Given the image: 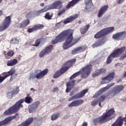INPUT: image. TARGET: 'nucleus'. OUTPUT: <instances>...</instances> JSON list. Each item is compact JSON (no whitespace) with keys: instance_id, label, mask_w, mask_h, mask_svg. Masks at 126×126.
<instances>
[{"instance_id":"1","label":"nucleus","mask_w":126,"mask_h":126,"mask_svg":"<svg viewBox=\"0 0 126 126\" xmlns=\"http://www.w3.org/2000/svg\"><path fill=\"white\" fill-rule=\"evenodd\" d=\"M26 102L27 104H31L33 102V98L30 96H27L25 99L23 98L18 101L14 105L4 112V115H11L15 112L19 111L20 108H22V103Z\"/></svg>"},{"instance_id":"2","label":"nucleus","mask_w":126,"mask_h":126,"mask_svg":"<svg viewBox=\"0 0 126 126\" xmlns=\"http://www.w3.org/2000/svg\"><path fill=\"white\" fill-rule=\"evenodd\" d=\"M73 34V30L68 29L63 31L59 35H58L55 40L52 41V44L54 45L58 44V43H62L65 40V38H68V37L70 36L71 35Z\"/></svg>"},{"instance_id":"3","label":"nucleus","mask_w":126,"mask_h":126,"mask_svg":"<svg viewBox=\"0 0 126 126\" xmlns=\"http://www.w3.org/2000/svg\"><path fill=\"white\" fill-rule=\"evenodd\" d=\"M115 109L113 108L109 109L105 114L102 115L100 117L95 119V121L99 123H105L108 122V121L112 120V119L115 118Z\"/></svg>"},{"instance_id":"4","label":"nucleus","mask_w":126,"mask_h":126,"mask_svg":"<svg viewBox=\"0 0 126 126\" xmlns=\"http://www.w3.org/2000/svg\"><path fill=\"white\" fill-rule=\"evenodd\" d=\"M92 69V65L91 64L87 65L85 67L82 68L80 72H77L72 75L70 77V79H73V78H75L76 76H78V75L80 74V72L82 78H86L89 76V74H90V72H91Z\"/></svg>"},{"instance_id":"5","label":"nucleus","mask_w":126,"mask_h":126,"mask_svg":"<svg viewBox=\"0 0 126 126\" xmlns=\"http://www.w3.org/2000/svg\"><path fill=\"white\" fill-rule=\"evenodd\" d=\"M48 71H49L48 69H44L43 71L36 70L30 74L28 77L29 80L34 81L35 78L36 79H42L48 73Z\"/></svg>"},{"instance_id":"6","label":"nucleus","mask_w":126,"mask_h":126,"mask_svg":"<svg viewBox=\"0 0 126 126\" xmlns=\"http://www.w3.org/2000/svg\"><path fill=\"white\" fill-rule=\"evenodd\" d=\"M79 41V38H74L72 35L67 37L64 42L62 44V48L63 50H68L69 48H71L72 46H74L75 44L78 43Z\"/></svg>"},{"instance_id":"7","label":"nucleus","mask_w":126,"mask_h":126,"mask_svg":"<svg viewBox=\"0 0 126 126\" xmlns=\"http://www.w3.org/2000/svg\"><path fill=\"white\" fill-rule=\"evenodd\" d=\"M75 63V59H73L72 60H70V61H68L67 63H65V67H63L60 70L56 72L54 76V78H58L59 76H61L63 73H64V72H65L69 68Z\"/></svg>"},{"instance_id":"8","label":"nucleus","mask_w":126,"mask_h":126,"mask_svg":"<svg viewBox=\"0 0 126 126\" xmlns=\"http://www.w3.org/2000/svg\"><path fill=\"white\" fill-rule=\"evenodd\" d=\"M15 68H11L9 71L2 73L1 75H0V83L2 82L4 80L6 79V78L9 76H10V81H12V79L13 78L12 75L14 74V72H15Z\"/></svg>"},{"instance_id":"9","label":"nucleus","mask_w":126,"mask_h":126,"mask_svg":"<svg viewBox=\"0 0 126 126\" xmlns=\"http://www.w3.org/2000/svg\"><path fill=\"white\" fill-rule=\"evenodd\" d=\"M125 87L122 85L115 86L108 91V96L110 97H114L116 95H118L119 93L123 91Z\"/></svg>"},{"instance_id":"10","label":"nucleus","mask_w":126,"mask_h":126,"mask_svg":"<svg viewBox=\"0 0 126 126\" xmlns=\"http://www.w3.org/2000/svg\"><path fill=\"white\" fill-rule=\"evenodd\" d=\"M11 23V17L10 16L5 17L4 20L2 23L1 26H0V31H3L7 28L9 27V25Z\"/></svg>"},{"instance_id":"11","label":"nucleus","mask_w":126,"mask_h":126,"mask_svg":"<svg viewBox=\"0 0 126 126\" xmlns=\"http://www.w3.org/2000/svg\"><path fill=\"white\" fill-rule=\"evenodd\" d=\"M114 77H115V72L109 73L106 77L102 78V81L101 82V84L109 83V82L112 81V79H114Z\"/></svg>"},{"instance_id":"12","label":"nucleus","mask_w":126,"mask_h":126,"mask_svg":"<svg viewBox=\"0 0 126 126\" xmlns=\"http://www.w3.org/2000/svg\"><path fill=\"white\" fill-rule=\"evenodd\" d=\"M53 50V45H50L42 49L39 54V58H44L46 55H49Z\"/></svg>"},{"instance_id":"13","label":"nucleus","mask_w":126,"mask_h":126,"mask_svg":"<svg viewBox=\"0 0 126 126\" xmlns=\"http://www.w3.org/2000/svg\"><path fill=\"white\" fill-rule=\"evenodd\" d=\"M48 9H57L61 8L63 6V2L61 1H56L51 4L46 6Z\"/></svg>"},{"instance_id":"14","label":"nucleus","mask_w":126,"mask_h":126,"mask_svg":"<svg viewBox=\"0 0 126 126\" xmlns=\"http://www.w3.org/2000/svg\"><path fill=\"white\" fill-rule=\"evenodd\" d=\"M39 105H40V101H36L33 102L30 106L29 108V113H35L36 111H37V109H38V107H39Z\"/></svg>"},{"instance_id":"15","label":"nucleus","mask_w":126,"mask_h":126,"mask_svg":"<svg viewBox=\"0 0 126 126\" xmlns=\"http://www.w3.org/2000/svg\"><path fill=\"white\" fill-rule=\"evenodd\" d=\"M84 103V100L83 99H78L73 101L71 103L68 104V107L69 108H72V107H77V106H80Z\"/></svg>"},{"instance_id":"16","label":"nucleus","mask_w":126,"mask_h":126,"mask_svg":"<svg viewBox=\"0 0 126 126\" xmlns=\"http://www.w3.org/2000/svg\"><path fill=\"white\" fill-rule=\"evenodd\" d=\"M124 121L126 123V117L124 118H123L122 117H120L112 125V126H123Z\"/></svg>"},{"instance_id":"17","label":"nucleus","mask_w":126,"mask_h":126,"mask_svg":"<svg viewBox=\"0 0 126 126\" xmlns=\"http://www.w3.org/2000/svg\"><path fill=\"white\" fill-rule=\"evenodd\" d=\"M30 22L29 20H25L21 23H18L16 24V27H18L19 28H25V27H27L29 25Z\"/></svg>"},{"instance_id":"18","label":"nucleus","mask_w":126,"mask_h":126,"mask_svg":"<svg viewBox=\"0 0 126 126\" xmlns=\"http://www.w3.org/2000/svg\"><path fill=\"white\" fill-rule=\"evenodd\" d=\"M108 8L109 6L107 5L102 6L98 11L97 17L99 18L102 17L104 13H105V12L107 11V10L108 9Z\"/></svg>"},{"instance_id":"19","label":"nucleus","mask_w":126,"mask_h":126,"mask_svg":"<svg viewBox=\"0 0 126 126\" xmlns=\"http://www.w3.org/2000/svg\"><path fill=\"white\" fill-rule=\"evenodd\" d=\"M114 85H115V83H111L107 85L106 87L100 89L98 91V92L96 93V94H97L98 95H100V94H102L103 93V92H105V91H107V90H108V89H109V88H111V87H112V86H114Z\"/></svg>"},{"instance_id":"20","label":"nucleus","mask_w":126,"mask_h":126,"mask_svg":"<svg viewBox=\"0 0 126 126\" xmlns=\"http://www.w3.org/2000/svg\"><path fill=\"white\" fill-rule=\"evenodd\" d=\"M86 49V46H81L75 48L73 50H72V55H75L76 54H78L79 53H81V52H83V51H85Z\"/></svg>"},{"instance_id":"21","label":"nucleus","mask_w":126,"mask_h":126,"mask_svg":"<svg viewBox=\"0 0 126 126\" xmlns=\"http://www.w3.org/2000/svg\"><path fill=\"white\" fill-rule=\"evenodd\" d=\"M78 17V15L77 14H74L71 16H70L69 18H66L64 21L63 23L64 24H67V23H69L73 20H75L76 18Z\"/></svg>"},{"instance_id":"22","label":"nucleus","mask_w":126,"mask_h":126,"mask_svg":"<svg viewBox=\"0 0 126 126\" xmlns=\"http://www.w3.org/2000/svg\"><path fill=\"white\" fill-rule=\"evenodd\" d=\"M48 10H49L48 9L47 6H45L43 8L33 12V16L35 17H36V16H39L40 14L44 13V12H46V11H48Z\"/></svg>"},{"instance_id":"23","label":"nucleus","mask_w":126,"mask_h":126,"mask_svg":"<svg viewBox=\"0 0 126 126\" xmlns=\"http://www.w3.org/2000/svg\"><path fill=\"white\" fill-rule=\"evenodd\" d=\"M18 63V60L16 59H13L7 62L6 65L7 66H14Z\"/></svg>"},{"instance_id":"24","label":"nucleus","mask_w":126,"mask_h":126,"mask_svg":"<svg viewBox=\"0 0 126 126\" xmlns=\"http://www.w3.org/2000/svg\"><path fill=\"white\" fill-rule=\"evenodd\" d=\"M85 4H86V9L87 10L89 11L92 9V7H93L92 0H85Z\"/></svg>"},{"instance_id":"25","label":"nucleus","mask_w":126,"mask_h":126,"mask_svg":"<svg viewBox=\"0 0 126 126\" xmlns=\"http://www.w3.org/2000/svg\"><path fill=\"white\" fill-rule=\"evenodd\" d=\"M75 81H72L71 82H69L66 84V92L67 93H68L71 90V88L73 87L74 85H75Z\"/></svg>"},{"instance_id":"26","label":"nucleus","mask_w":126,"mask_h":126,"mask_svg":"<svg viewBox=\"0 0 126 126\" xmlns=\"http://www.w3.org/2000/svg\"><path fill=\"white\" fill-rule=\"evenodd\" d=\"M106 41L104 39H100L99 40L95 42L94 44L92 45L93 48H97V47H100V46H102V45H104V43Z\"/></svg>"},{"instance_id":"27","label":"nucleus","mask_w":126,"mask_h":126,"mask_svg":"<svg viewBox=\"0 0 126 126\" xmlns=\"http://www.w3.org/2000/svg\"><path fill=\"white\" fill-rule=\"evenodd\" d=\"M87 92H88V90L85 89L83 90L81 92L78 93V94H75V96H76V99H79L80 98H82V97H83L84 95H85V94L87 93Z\"/></svg>"},{"instance_id":"28","label":"nucleus","mask_w":126,"mask_h":126,"mask_svg":"<svg viewBox=\"0 0 126 126\" xmlns=\"http://www.w3.org/2000/svg\"><path fill=\"white\" fill-rule=\"evenodd\" d=\"M106 71V69L101 68L99 69L98 70H97L93 73L92 76L93 77H96V76H98L99 74H101V73H103V72H105Z\"/></svg>"},{"instance_id":"29","label":"nucleus","mask_w":126,"mask_h":126,"mask_svg":"<svg viewBox=\"0 0 126 126\" xmlns=\"http://www.w3.org/2000/svg\"><path fill=\"white\" fill-rule=\"evenodd\" d=\"M103 30L105 35H107V34H110V33L113 32L114 30H115V28L113 27H111L104 29Z\"/></svg>"},{"instance_id":"30","label":"nucleus","mask_w":126,"mask_h":126,"mask_svg":"<svg viewBox=\"0 0 126 126\" xmlns=\"http://www.w3.org/2000/svg\"><path fill=\"white\" fill-rule=\"evenodd\" d=\"M81 0H72V1L68 2V4L66 5V8H69L71 6L75 5L78 1H80Z\"/></svg>"},{"instance_id":"31","label":"nucleus","mask_w":126,"mask_h":126,"mask_svg":"<svg viewBox=\"0 0 126 126\" xmlns=\"http://www.w3.org/2000/svg\"><path fill=\"white\" fill-rule=\"evenodd\" d=\"M105 34L104 32V31L102 30L98 32L95 35H94V38L98 39V38H100V37H102V36H105Z\"/></svg>"},{"instance_id":"32","label":"nucleus","mask_w":126,"mask_h":126,"mask_svg":"<svg viewBox=\"0 0 126 126\" xmlns=\"http://www.w3.org/2000/svg\"><path fill=\"white\" fill-rule=\"evenodd\" d=\"M15 118V116L9 117L6 118L5 120L3 121V123H4V125H7V124H9L13 119Z\"/></svg>"},{"instance_id":"33","label":"nucleus","mask_w":126,"mask_h":126,"mask_svg":"<svg viewBox=\"0 0 126 126\" xmlns=\"http://www.w3.org/2000/svg\"><path fill=\"white\" fill-rule=\"evenodd\" d=\"M60 112L54 113L51 117V121H56V120H58L59 117H60Z\"/></svg>"},{"instance_id":"34","label":"nucleus","mask_w":126,"mask_h":126,"mask_svg":"<svg viewBox=\"0 0 126 126\" xmlns=\"http://www.w3.org/2000/svg\"><path fill=\"white\" fill-rule=\"evenodd\" d=\"M89 28V25H86L85 26L83 27L80 29V32L81 34H84L87 30H88V29Z\"/></svg>"},{"instance_id":"35","label":"nucleus","mask_w":126,"mask_h":126,"mask_svg":"<svg viewBox=\"0 0 126 126\" xmlns=\"http://www.w3.org/2000/svg\"><path fill=\"white\" fill-rule=\"evenodd\" d=\"M119 33L120 37V40H124L126 36V31L121 32Z\"/></svg>"},{"instance_id":"36","label":"nucleus","mask_w":126,"mask_h":126,"mask_svg":"<svg viewBox=\"0 0 126 126\" xmlns=\"http://www.w3.org/2000/svg\"><path fill=\"white\" fill-rule=\"evenodd\" d=\"M40 44V40H37L35 42L34 44H33L32 46H31V50L32 51H33V50H35L36 49V47H38V46H39V45Z\"/></svg>"},{"instance_id":"37","label":"nucleus","mask_w":126,"mask_h":126,"mask_svg":"<svg viewBox=\"0 0 126 126\" xmlns=\"http://www.w3.org/2000/svg\"><path fill=\"white\" fill-rule=\"evenodd\" d=\"M34 26L36 31H37V30H41V29L44 28V25L42 24H37L35 25Z\"/></svg>"},{"instance_id":"38","label":"nucleus","mask_w":126,"mask_h":126,"mask_svg":"<svg viewBox=\"0 0 126 126\" xmlns=\"http://www.w3.org/2000/svg\"><path fill=\"white\" fill-rule=\"evenodd\" d=\"M105 98H106V96H105V95H102L98 99L99 101L98 105L100 107L101 106V103H102V102H103L104 100H105Z\"/></svg>"},{"instance_id":"39","label":"nucleus","mask_w":126,"mask_h":126,"mask_svg":"<svg viewBox=\"0 0 126 126\" xmlns=\"http://www.w3.org/2000/svg\"><path fill=\"white\" fill-rule=\"evenodd\" d=\"M112 38L114 39V40H121V38L120 37V34L119 32L114 34L112 36Z\"/></svg>"},{"instance_id":"40","label":"nucleus","mask_w":126,"mask_h":126,"mask_svg":"<svg viewBox=\"0 0 126 126\" xmlns=\"http://www.w3.org/2000/svg\"><path fill=\"white\" fill-rule=\"evenodd\" d=\"M11 91L12 92L13 94H18V93H19V87H17Z\"/></svg>"},{"instance_id":"41","label":"nucleus","mask_w":126,"mask_h":126,"mask_svg":"<svg viewBox=\"0 0 126 126\" xmlns=\"http://www.w3.org/2000/svg\"><path fill=\"white\" fill-rule=\"evenodd\" d=\"M13 95H14V94H13V93L12 92V91H9L8 93L7 94V98H8L9 99H10L11 98H12Z\"/></svg>"},{"instance_id":"42","label":"nucleus","mask_w":126,"mask_h":126,"mask_svg":"<svg viewBox=\"0 0 126 126\" xmlns=\"http://www.w3.org/2000/svg\"><path fill=\"white\" fill-rule=\"evenodd\" d=\"M26 17L27 18H30V17H35L34 16V12H30L28 13L26 15Z\"/></svg>"},{"instance_id":"43","label":"nucleus","mask_w":126,"mask_h":126,"mask_svg":"<svg viewBox=\"0 0 126 126\" xmlns=\"http://www.w3.org/2000/svg\"><path fill=\"white\" fill-rule=\"evenodd\" d=\"M27 31L29 33H32V32H34V31H36V29L35 28L34 26H33L32 28L28 29Z\"/></svg>"},{"instance_id":"44","label":"nucleus","mask_w":126,"mask_h":126,"mask_svg":"<svg viewBox=\"0 0 126 126\" xmlns=\"http://www.w3.org/2000/svg\"><path fill=\"white\" fill-rule=\"evenodd\" d=\"M98 103H99V100L98 99H94L92 102L91 105L92 106H96Z\"/></svg>"},{"instance_id":"45","label":"nucleus","mask_w":126,"mask_h":126,"mask_svg":"<svg viewBox=\"0 0 126 126\" xmlns=\"http://www.w3.org/2000/svg\"><path fill=\"white\" fill-rule=\"evenodd\" d=\"M7 55L8 57H13V55H14V52H13V51H10L7 52Z\"/></svg>"},{"instance_id":"46","label":"nucleus","mask_w":126,"mask_h":126,"mask_svg":"<svg viewBox=\"0 0 126 126\" xmlns=\"http://www.w3.org/2000/svg\"><path fill=\"white\" fill-rule=\"evenodd\" d=\"M12 43L13 44H18L19 43V40L16 38H14L12 40Z\"/></svg>"},{"instance_id":"47","label":"nucleus","mask_w":126,"mask_h":126,"mask_svg":"<svg viewBox=\"0 0 126 126\" xmlns=\"http://www.w3.org/2000/svg\"><path fill=\"white\" fill-rule=\"evenodd\" d=\"M45 18H46V19L50 20V19H51V18H52V17H51V16H50V14H49V13H47L45 14Z\"/></svg>"},{"instance_id":"48","label":"nucleus","mask_w":126,"mask_h":126,"mask_svg":"<svg viewBox=\"0 0 126 126\" xmlns=\"http://www.w3.org/2000/svg\"><path fill=\"white\" fill-rule=\"evenodd\" d=\"M75 99H77V98H76V96H75V95L70 97L68 99V101H69V102H70L71 101H73V100H75Z\"/></svg>"},{"instance_id":"49","label":"nucleus","mask_w":126,"mask_h":126,"mask_svg":"<svg viewBox=\"0 0 126 126\" xmlns=\"http://www.w3.org/2000/svg\"><path fill=\"white\" fill-rule=\"evenodd\" d=\"M64 12H65V10H61L59 12L58 15L61 16V15L63 14V13H64Z\"/></svg>"},{"instance_id":"50","label":"nucleus","mask_w":126,"mask_h":126,"mask_svg":"<svg viewBox=\"0 0 126 126\" xmlns=\"http://www.w3.org/2000/svg\"><path fill=\"white\" fill-rule=\"evenodd\" d=\"M59 88L58 87H55L53 88V92H59Z\"/></svg>"},{"instance_id":"51","label":"nucleus","mask_w":126,"mask_h":126,"mask_svg":"<svg viewBox=\"0 0 126 126\" xmlns=\"http://www.w3.org/2000/svg\"><path fill=\"white\" fill-rule=\"evenodd\" d=\"M4 126V123H3V121H2L0 122V126Z\"/></svg>"},{"instance_id":"52","label":"nucleus","mask_w":126,"mask_h":126,"mask_svg":"<svg viewBox=\"0 0 126 126\" xmlns=\"http://www.w3.org/2000/svg\"><path fill=\"white\" fill-rule=\"evenodd\" d=\"M82 126H87V123L84 122L82 124Z\"/></svg>"},{"instance_id":"53","label":"nucleus","mask_w":126,"mask_h":126,"mask_svg":"<svg viewBox=\"0 0 126 126\" xmlns=\"http://www.w3.org/2000/svg\"><path fill=\"white\" fill-rule=\"evenodd\" d=\"M125 0H118V3H122V2H123V1H124Z\"/></svg>"},{"instance_id":"54","label":"nucleus","mask_w":126,"mask_h":126,"mask_svg":"<svg viewBox=\"0 0 126 126\" xmlns=\"http://www.w3.org/2000/svg\"><path fill=\"white\" fill-rule=\"evenodd\" d=\"M2 14H3V12H2L1 10H0V16H1Z\"/></svg>"},{"instance_id":"55","label":"nucleus","mask_w":126,"mask_h":126,"mask_svg":"<svg viewBox=\"0 0 126 126\" xmlns=\"http://www.w3.org/2000/svg\"><path fill=\"white\" fill-rule=\"evenodd\" d=\"M74 94V92H71L70 94V96H72Z\"/></svg>"},{"instance_id":"56","label":"nucleus","mask_w":126,"mask_h":126,"mask_svg":"<svg viewBox=\"0 0 126 126\" xmlns=\"http://www.w3.org/2000/svg\"><path fill=\"white\" fill-rule=\"evenodd\" d=\"M40 6H44V5H45V4H44V3H41L40 4Z\"/></svg>"},{"instance_id":"57","label":"nucleus","mask_w":126,"mask_h":126,"mask_svg":"<svg viewBox=\"0 0 126 126\" xmlns=\"http://www.w3.org/2000/svg\"><path fill=\"white\" fill-rule=\"evenodd\" d=\"M116 66H118V65H120V63H117L115 64Z\"/></svg>"},{"instance_id":"58","label":"nucleus","mask_w":126,"mask_h":126,"mask_svg":"<svg viewBox=\"0 0 126 126\" xmlns=\"http://www.w3.org/2000/svg\"><path fill=\"white\" fill-rule=\"evenodd\" d=\"M31 91H34V89L33 88H31Z\"/></svg>"},{"instance_id":"59","label":"nucleus","mask_w":126,"mask_h":126,"mask_svg":"<svg viewBox=\"0 0 126 126\" xmlns=\"http://www.w3.org/2000/svg\"><path fill=\"white\" fill-rule=\"evenodd\" d=\"M124 76H126V71L124 73Z\"/></svg>"},{"instance_id":"60","label":"nucleus","mask_w":126,"mask_h":126,"mask_svg":"<svg viewBox=\"0 0 126 126\" xmlns=\"http://www.w3.org/2000/svg\"><path fill=\"white\" fill-rule=\"evenodd\" d=\"M2 1V0H0V3H1Z\"/></svg>"},{"instance_id":"61","label":"nucleus","mask_w":126,"mask_h":126,"mask_svg":"<svg viewBox=\"0 0 126 126\" xmlns=\"http://www.w3.org/2000/svg\"><path fill=\"white\" fill-rule=\"evenodd\" d=\"M101 21H102V22L104 21V18H102V19Z\"/></svg>"},{"instance_id":"62","label":"nucleus","mask_w":126,"mask_h":126,"mask_svg":"<svg viewBox=\"0 0 126 126\" xmlns=\"http://www.w3.org/2000/svg\"><path fill=\"white\" fill-rule=\"evenodd\" d=\"M94 97H95V95H94Z\"/></svg>"},{"instance_id":"63","label":"nucleus","mask_w":126,"mask_h":126,"mask_svg":"<svg viewBox=\"0 0 126 126\" xmlns=\"http://www.w3.org/2000/svg\"><path fill=\"white\" fill-rule=\"evenodd\" d=\"M2 82H1V83H2Z\"/></svg>"}]
</instances>
